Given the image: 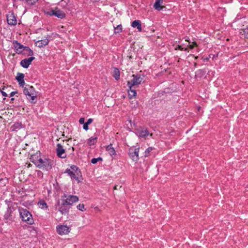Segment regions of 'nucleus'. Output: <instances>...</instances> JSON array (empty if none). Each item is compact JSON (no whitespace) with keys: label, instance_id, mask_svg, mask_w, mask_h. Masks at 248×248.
<instances>
[{"label":"nucleus","instance_id":"36","mask_svg":"<svg viewBox=\"0 0 248 248\" xmlns=\"http://www.w3.org/2000/svg\"><path fill=\"white\" fill-rule=\"evenodd\" d=\"M129 123L130 124V127L131 128L134 129L135 130L136 128H138L137 124L134 122H132L131 120H129Z\"/></svg>","mask_w":248,"mask_h":248},{"label":"nucleus","instance_id":"44","mask_svg":"<svg viewBox=\"0 0 248 248\" xmlns=\"http://www.w3.org/2000/svg\"><path fill=\"white\" fill-rule=\"evenodd\" d=\"M91 163L93 164H96L97 162H98L97 161V159H96V158H93L92 159H91Z\"/></svg>","mask_w":248,"mask_h":248},{"label":"nucleus","instance_id":"21","mask_svg":"<svg viewBox=\"0 0 248 248\" xmlns=\"http://www.w3.org/2000/svg\"><path fill=\"white\" fill-rule=\"evenodd\" d=\"M131 26L133 28H137L139 31H142L141 22L139 20H135L133 21L131 23Z\"/></svg>","mask_w":248,"mask_h":248},{"label":"nucleus","instance_id":"2","mask_svg":"<svg viewBox=\"0 0 248 248\" xmlns=\"http://www.w3.org/2000/svg\"><path fill=\"white\" fill-rule=\"evenodd\" d=\"M67 173L72 180H76L78 183L81 182L80 178H82V173L80 169L76 165H72L70 169H66L64 172Z\"/></svg>","mask_w":248,"mask_h":248},{"label":"nucleus","instance_id":"32","mask_svg":"<svg viewBox=\"0 0 248 248\" xmlns=\"http://www.w3.org/2000/svg\"><path fill=\"white\" fill-rule=\"evenodd\" d=\"M155 149L153 147H149L147 148L146 150L145 151V155L144 156L147 157L150 155V152L153 151Z\"/></svg>","mask_w":248,"mask_h":248},{"label":"nucleus","instance_id":"58","mask_svg":"<svg viewBox=\"0 0 248 248\" xmlns=\"http://www.w3.org/2000/svg\"><path fill=\"white\" fill-rule=\"evenodd\" d=\"M195 64V66H196L197 63H195V64Z\"/></svg>","mask_w":248,"mask_h":248},{"label":"nucleus","instance_id":"1","mask_svg":"<svg viewBox=\"0 0 248 248\" xmlns=\"http://www.w3.org/2000/svg\"><path fill=\"white\" fill-rule=\"evenodd\" d=\"M79 198L77 196L64 194L61 199H58L55 204L56 210L62 215L68 214L73 203L78 202Z\"/></svg>","mask_w":248,"mask_h":248},{"label":"nucleus","instance_id":"27","mask_svg":"<svg viewBox=\"0 0 248 248\" xmlns=\"http://www.w3.org/2000/svg\"><path fill=\"white\" fill-rule=\"evenodd\" d=\"M24 51L25 52L23 53L24 56H30L31 57H33L32 56L33 55L34 53L29 46H26Z\"/></svg>","mask_w":248,"mask_h":248},{"label":"nucleus","instance_id":"41","mask_svg":"<svg viewBox=\"0 0 248 248\" xmlns=\"http://www.w3.org/2000/svg\"><path fill=\"white\" fill-rule=\"evenodd\" d=\"M137 95V94H127V95L129 99H132L133 98H135Z\"/></svg>","mask_w":248,"mask_h":248},{"label":"nucleus","instance_id":"11","mask_svg":"<svg viewBox=\"0 0 248 248\" xmlns=\"http://www.w3.org/2000/svg\"><path fill=\"white\" fill-rule=\"evenodd\" d=\"M135 130L137 131V135L138 137L141 138H146L150 134L149 131L147 128L144 129V128L142 126L136 128Z\"/></svg>","mask_w":248,"mask_h":248},{"label":"nucleus","instance_id":"45","mask_svg":"<svg viewBox=\"0 0 248 248\" xmlns=\"http://www.w3.org/2000/svg\"><path fill=\"white\" fill-rule=\"evenodd\" d=\"M96 159H97L98 161H103V158L101 157H98L96 158Z\"/></svg>","mask_w":248,"mask_h":248},{"label":"nucleus","instance_id":"16","mask_svg":"<svg viewBox=\"0 0 248 248\" xmlns=\"http://www.w3.org/2000/svg\"><path fill=\"white\" fill-rule=\"evenodd\" d=\"M41 153L40 151H37L35 153L31 155L30 158V161L35 166L37 165V163L39 161V158H41Z\"/></svg>","mask_w":248,"mask_h":248},{"label":"nucleus","instance_id":"39","mask_svg":"<svg viewBox=\"0 0 248 248\" xmlns=\"http://www.w3.org/2000/svg\"><path fill=\"white\" fill-rule=\"evenodd\" d=\"M5 202L7 205V207H8L9 206H14L13 205V202L10 200H6L5 201Z\"/></svg>","mask_w":248,"mask_h":248},{"label":"nucleus","instance_id":"10","mask_svg":"<svg viewBox=\"0 0 248 248\" xmlns=\"http://www.w3.org/2000/svg\"><path fill=\"white\" fill-rule=\"evenodd\" d=\"M7 21L8 25L15 26L17 24L16 17L13 12H9L7 14Z\"/></svg>","mask_w":248,"mask_h":248},{"label":"nucleus","instance_id":"28","mask_svg":"<svg viewBox=\"0 0 248 248\" xmlns=\"http://www.w3.org/2000/svg\"><path fill=\"white\" fill-rule=\"evenodd\" d=\"M35 92L34 88L32 86L26 85L24 90V93H34Z\"/></svg>","mask_w":248,"mask_h":248},{"label":"nucleus","instance_id":"3","mask_svg":"<svg viewBox=\"0 0 248 248\" xmlns=\"http://www.w3.org/2000/svg\"><path fill=\"white\" fill-rule=\"evenodd\" d=\"M18 211L20 217L22 221L25 222L28 225H32L34 223V219L32 214L27 209L22 207H18Z\"/></svg>","mask_w":248,"mask_h":248},{"label":"nucleus","instance_id":"33","mask_svg":"<svg viewBox=\"0 0 248 248\" xmlns=\"http://www.w3.org/2000/svg\"><path fill=\"white\" fill-rule=\"evenodd\" d=\"M122 25H118L116 27H114V33L115 34L119 33L122 31Z\"/></svg>","mask_w":248,"mask_h":248},{"label":"nucleus","instance_id":"47","mask_svg":"<svg viewBox=\"0 0 248 248\" xmlns=\"http://www.w3.org/2000/svg\"><path fill=\"white\" fill-rule=\"evenodd\" d=\"M130 90H131V92H132L133 93H137L136 90H131V89H130Z\"/></svg>","mask_w":248,"mask_h":248},{"label":"nucleus","instance_id":"17","mask_svg":"<svg viewBox=\"0 0 248 248\" xmlns=\"http://www.w3.org/2000/svg\"><path fill=\"white\" fill-rule=\"evenodd\" d=\"M207 70L206 69H199L195 72V78L201 79L202 78H206Z\"/></svg>","mask_w":248,"mask_h":248},{"label":"nucleus","instance_id":"43","mask_svg":"<svg viewBox=\"0 0 248 248\" xmlns=\"http://www.w3.org/2000/svg\"><path fill=\"white\" fill-rule=\"evenodd\" d=\"M175 50H180L181 51H183L184 50V47H183L181 46L180 45H178L175 48Z\"/></svg>","mask_w":248,"mask_h":248},{"label":"nucleus","instance_id":"23","mask_svg":"<svg viewBox=\"0 0 248 248\" xmlns=\"http://www.w3.org/2000/svg\"><path fill=\"white\" fill-rule=\"evenodd\" d=\"M163 0H155V1L154 4V8L158 11L162 10L163 8V7L161 6Z\"/></svg>","mask_w":248,"mask_h":248},{"label":"nucleus","instance_id":"52","mask_svg":"<svg viewBox=\"0 0 248 248\" xmlns=\"http://www.w3.org/2000/svg\"><path fill=\"white\" fill-rule=\"evenodd\" d=\"M186 41L188 42L189 43H190V42L189 39H186Z\"/></svg>","mask_w":248,"mask_h":248},{"label":"nucleus","instance_id":"9","mask_svg":"<svg viewBox=\"0 0 248 248\" xmlns=\"http://www.w3.org/2000/svg\"><path fill=\"white\" fill-rule=\"evenodd\" d=\"M53 34L51 35H47L46 38L44 39H42L39 41H37L35 42L36 46H38L39 48H41L43 46H45L48 45V43L51 40L52 35Z\"/></svg>","mask_w":248,"mask_h":248},{"label":"nucleus","instance_id":"22","mask_svg":"<svg viewBox=\"0 0 248 248\" xmlns=\"http://www.w3.org/2000/svg\"><path fill=\"white\" fill-rule=\"evenodd\" d=\"M106 150L108 152V154L111 156L116 155V151L114 148L112 147V144L111 143L106 146Z\"/></svg>","mask_w":248,"mask_h":248},{"label":"nucleus","instance_id":"37","mask_svg":"<svg viewBox=\"0 0 248 248\" xmlns=\"http://www.w3.org/2000/svg\"><path fill=\"white\" fill-rule=\"evenodd\" d=\"M198 45L197 43L196 42H193L192 43V44L188 45V47L191 49H193L195 47L197 46Z\"/></svg>","mask_w":248,"mask_h":248},{"label":"nucleus","instance_id":"18","mask_svg":"<svg viewBox=\"0 0 248 248\" xmlns=\"http://www.w3.org/2000/svg\"><path fill=\"white\" fill-rule=\"evenodd\" d=\"M25 125L22 124L21 122H17L11 126L10 130L11 131L17 132L19 130L25 128Z\"/></svg>","mask_w":248,"mask_h":248},{"label":"nucleus","instance_id":"51","mask_svg":"<svg viewBox=\"0 0 248 248\" xmlns=\"http://www.w3.org/2000/svg\"><path fill=\"white\" fill-rule=\"evenodd\" d=\"M11 93H18L17 91H12V92H11Z\"/></svg>","mask_w":248,"mask_h":248},{"label":"nucleus","instance_id":"6","mask_svg":"<svg viewBox=\"0 0 248 248\" xmlns=\"http://www.w3.org/2000/svg\"><path fill=\"white\" fill-rule=\"evenodd\" d=\"M133 78L130 81H128L127 85L130 89L132 86L140 84L145 82V76L144 74H136L132 75Z\"/></svg>","mask_w":248,"mask_h":248},{"label":"nucleus","instance_id":"24","mask_svg":"<svg viewBox=\"0 0 248 248\" xmlns=\"http://www.w3.org/2000/svg\"><path fill=\"white\" fill-rule=\"evenodd\" d=\"M37 204L42 209L48 210V206L46 201L43 199H40Z\"/></svg>","mask_w":248,"mask_h":248},{"label":"nucleus","instance_id":"50","mask_svg":"<svg viewBox=\"0 0 248 248\" xmlns=\"http://www.w3.org/2000/svg\"><path fill=\"white\" fill-rule=\"evenodd\" d=\"M0 93H6L5 92H4L2 91L0 89Z\"/></svg>","mask_w":248,"mask_h":248},{"label":"nucleus","instance_id":"14","mask_svg":"<svg viewBox=\"0 0 248 248\" xmlns=\"http://www.w3.org/2000/svg\"><path fill=\"white\" fill-rule=\"evenodd\" d=\"M57 155L61 158H65L66 157L65 154V150L63 148V146L60 143L57 144V148L56 149Z\"/></svg>","mask_w":248,"mask_h":248},{"label":"nucleus","instance_id":"12","mask_svg":"<svg viewBox=\"0 0 248 248\" xmlns=\"http://www.w3.org/2000/svg\"><path fill=\"white\" fill-rule=\"evenodd\" d=\"M57 232L60 235L68 234L70 231V228L64 225H58L56 227Z\"/></svg>","mask_w":248,"mask_h":248},{"label":"nucleus","instance_id":"38","mask_svg":"<svg viewBox=\"0 0 248 248\" xmlns=\"http://www.w3.org/2000/svg\"><path fill=\"white\" fill-rule=\"evenodd\" d=\"M242 31L243 34L245 35V37L248 39V27L243 29Z\"/></svg>","mask_w":248,"mask_h":248},{"label":"nucleus","instance_id":"31","mask_svg":"<svg viewBox=\"0 0 248 248\" xmlns=\"http://www.w3.org/2000/svg\"><path fill=\"white\" fill-rule=\"evenodd\" d=\"M38 0H24L23 1L29 7L33 6L38 1Z\"/></svg>","mask_w":248,"mask_h":248},{"label":"nucleus","instance_id":"20","mask_svg":"<svg viewBox=\"0 0 248 248\" xmlns=\"http://www.w3.org/2000/svg\"><path fill=\"white\" fill-rule=\"evenodd\" d=\"M24 74L23 73H18L16 78L20 86H23L25 84L24 80Z\"/></svg>","mask_w":248,"mask_h":248},{"label":"nucleus","instance_id":"30","mask_svg":"<svg viewBox=\"0 0 248 248\" xmlns=\"http://www.w3.org/2000/svg\"><path fill=\"white\" fill-rule=\"evenodd\" d=\"M9 183V178L4 177L0 179V186L3 187L5 186Z\"/></svg>","mask_w":248,"mask_h":248},{"label":"nucleus","instance_id":"34","mask_svg":"<svg viewBox=\"0 0 248 248\" xmlns=\"http://www.w3.org/2000/svg\"><path fill=\"white\" fill-rule=\"evenodd\" d=\"M2 96L9 97H11L10 99V103H13L14 101L15 100L14 97H12L14 96L16 94H1Z\"/></svg>","mask_w":248,"mask_h":248},{"label":"nucleus","instance_id":"55","mask_svg":"<svg viewBox=\"0 0 248 248\" xmlns=\"http://www.w3.org/2000/svg\"><path fill=\"white\" fill-rule=\"evenodd\" d=\"M198 56H197V57H195V59H198Z\"/></svg>","mask_w":248,"mask_h":248},{"label":"nucleus","instance_id":"53","mask_svg":"<svg viewBox=\"0 0 248 248\" xmlns=\"http://www.w3.org/2000/svg\"><path fill=\"white\" fill-rule=\"evenodd\" d=\"M31 228H32V229H33V230L36 231V229H35V227H32Z\"/></svg>","mask_w":248,"mask_h":248},{"label":"nucleus","instance_id":"54","mask_svg":"<svg viewBox=\"0 0 248 248\" xmlns=\"http://www.w3.org/2000/svg\"><path fill=\"white\" fill-rule=\"evenodd\" d=\"M72 150L73 151H74V150H75V148L73 147H72Z\"/></svg>","mask_w":248,"mask_h":248},{"label":"nucleus","instance_id":"40","mask_svg":"<svg viewBox=\"0 0 248 248\" xmlns=\"http://www.w3.org/2000/svg\"><path fill=\"white\" fill-rule=\"evenodd\" d=\"M36 171H37V174L38 177H40V178H43V173L42 172V171H41L40 170H38Z\"/></svg>","mask_w":248,"mask_h":248},{"label":"nucleus","instance_id":"8","mask_svg":"<svg viewBox=\"0 0 248 248\" xmlns=\"http://www.w3.org/2000/svg\"><path fill=\"white\" fill-rule=\"evenodd\" d=\"M140 148H137L134 149L130 148L128 150V154L129 157L134 162L137 163L139 160V153Z\"/></svg>","mask_w":248,"mask_h":248},{"label":"nucleus","instance_id":"26","mask_svg":"<svg viewBox=\"0 0 248 248\" xmlns=\"http://www.w3.org/2000/svg\"><path fill=\"white\" fill-rule=\"evenodd\" d=\"M97 135H96L95 137H91L87 140V143L89 146H92L95 145L97 141Z\"/></svg>","mask_w":248,"mask_h":248},{"label":"nucleus","instance_id":"42","mask_svg":"<svg viewBox=\"0 0 248 248\" xmlns=\"http://www.w3.org/2000/svg\"><path fill=\"white\" fill-rule=\"evenodd\" d=\"M85 118L84 117H81L79 119V123L80 124H84L85 123Z\"/></svg>","mask_w":248,"mask_h":248},{"label":"nucleus","instance_id":"7","mask_svg":"<svg viewBox=\"0 0 248 248\" xmlns=\"http://www.w3.org/2000/svg\"><path fill=\"white\" fill-rule=\"evenodd\" d=\"M46 14L50 16H55L59 18L62 19L65 17L66 14L58 7H56L54 9H50L46 13Z\"/></svg>","mask_w":248,"mask_h":248},{"label":"nucleus","instance_id":"15","mask_svg":"<svg viewBox=\"0 0 248 248\" xmlns=\"http://www.w3.org/2000/svg\"><path fill=\"white\" fill-rule=\"evenodd\" d=\"M34 57H30L21 61L20 64L24 68H28L32 62L35 59Z\"/></svg>","mask_w":248,"mask_h":248},{"label":"nucleus","instance_id":"48","mask_svg":"<svg viewBox=\"0 0 248 248\" xmlns=\"http://www.w3.org/2000/svg\"><path fill=\"white\" fill-rule=\"evenodd\" d=\"M184 51H188L187 48H184Z\"/></svg>","mask_w":248,"mask_h":248},{"label":"nucleus","instance_id":"57","mask_svg":"<svg viewBox=\"0 0 248 248\" xmlns=\"http://www.w3.org/2000/svg\"><path fill=\"white\" fill-rule=\"evenodd\" d=\"M31 166V164H29V166Z\"/></svg>","mask_w":248,"mask_h":248},{"label":"nucleus","instance_id":"46","mask_svg":"<svg viewBox=\"0 0 248 248\" xmlns=\"http://www.w3.org/2000/svg\"><path fill=\"white\" fill-rule=\"evenodd\" d=\"M126 96V94H123L121 96V98H125Z\"/></svg>","mask_w":248,"mask_h":248},{"label":"nucleus","instance_id":"29","mask_svg":"<svg viewBox=\"0 0 248 248\" xmlns=\"http://www.w3.org/2000/svg\"><path fill=\"white\" fill-rule=\"evenodd\" d=\"M93 122V119L92 118H89L87 120V121L85 122L83 125V128L84 130L87 131L89 130V125L92 124Z\"/></svg>","mask_w":248,"mask_h":248},{"label":"nucleus","instance_id":"56","mask_svg":"<svg viewBox=\"0 0 248 248\" xmlns=\"http://www.w3.org/2000/svg\"><path fill=\"white\" fill-rule=\"evenodd\" d=\"M116 186H115L114 187V189H116Z\"/></svg>","mask_w":248,"mask_h":248},{"label":"nucleus","instance_id":"25","mask_svg":"<svg viewBox=\"0 0 248 248\" xmlns=\"http://www.w3.org/2000/svg\"><path fill=\"white\" fill-rule=\"evenodd\" d=\"M112 76L116 80H118L120 79V72L119 69L118 68H113V72Z\"/></svg>","mask_w":248,"mask_h":248},{"label":"nucleus","instance_id":"5","mask_svg":"<svg viewBox=\"0 0 248 248\" xmlns=\"http://www.w3.org/2000/svg\"><path fill=\"white\" fill-rule=\"evenodd\" d=\"M16 209V207L14 206H10L7 208L3 216V219L7 224L10 225L15 221L16 215L14 213V212Z\"/></svg>","mask_w":248,"mask_h":248},{"label":"nucleus","instance_id":"4","mask_svg":"<svg viewBox=\"0 0 248 248\" xmlns=\"http://www.w3.org/2000/svg\"><path fill=\"white\" fill-rule=\"evenodd\" d=\"M53 165V161L51 159L44 157V158H39V161L35 166L42 169L44 170L49 171Z\"/></svg>","mask_w":248,"mask_h":248},{"label":"nucleus","instance_id":"19","mask_svg":"<svg viewBox=\"0 0 248 248\" xmlns=\"http://www.w3.org/2000/svg\"><path fill=\"white\" fill-rule=\"evenodd\" d=\"M27 99L31 104H35L37 101L36 94H25Z\"/></svg>","mask_w":248,"mask_h":248},{"label":"nucleus","instance_id":"35","mask_svg":"<svg viewBox=\"0 0 248 248\" xmlns=\"http://www.w3.org/2000/svg\"><path fill=\"white\" fill-rule=\"evenodd\" d=\"M77 208L81 211H85L86 210V208L85 207V205L83 203H79L78 205H77Z\"/></svg>","mask_w":248,"mask_h":248},{"label":"nucleus","instance_id":"13","mask_svg":"<svg viewBox=\"0 0 248 248\" xmlns=\"http://www.w3.org/2000/svg\"><path fill=\"white\" fill-rule=\"evenodd\" d=\"M13 44L16 50V52L17 54H21L23 53V52L24 51L26 46H23L16 40L13 41Z\"/></svg>","mask_w":248,"mask_h":248},{"label":"nucleus","instance_id":"49","mask_svg":"<svg viewBox=\"0 0 248 248\" xmlns=\"http://www.w3.org/2000/svg\"><path fill=\"white\" fill-rule=\"evenodd\" d=\"M201 107L200 106H198V107H197V109H198V110L199 111L201 109Z\"/></svg>","mask_w":248,"mask_h":248}]
</instances>
